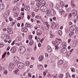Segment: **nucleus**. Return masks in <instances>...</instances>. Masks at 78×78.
<instances>
[{"instance_id":"obj_1","label":"nucleus","mask_w":78,"mask_h":78,"mask_svg":"<svg viewBox=\"0 0 78 78\" xmlns=\"http://www.w3.org/2000/svg\"><path fill=\"white\" fill-rule=\"evenodd\" d=\"M20 51L21 54L24 53L26 51V48L24 46H21L19 49Z\"/></svg>"},{"instance_id":"obj_2","label":"nucleus","mask_w":78,"mask_h":78,"mask_svg":"<svg viewBox=\"0 0 78 78\" xmlns=\"http://www.w3.org/2000/svg\"><path fill=\"white\" fill-rule=\"evenodd\" d=\"M71 12H72V14L73 17H76V19L77 20H78V14L77 15V12L75 10H73Z\"/></svg>"},{"instance_id":"obj_3","label":"nucleus","mask_w":78,"mask_h":78,"mask_svg":"<svg viewBox=\"0 0 78 78\" xmlns=\"http://www.w3.org/2000/svg\"><path fill=\"white\" fill-rule=\"evenodd\" d=\"M18 67L20 69H22L24 67V64L22 62H19L17 64Z\"/></svg>"},{"instance_id":"obj_4","label":"nucleus","mask_w":78,"mask_h":78,"mask_svg":"<svg viewBox=\"0 0 78 78\" xmlns=\"http://www.w3.org/2000/svg\"><path fill=\"white\" fill-rule=\"evenodd\" d=\"M14 68V65L13 63H10V65L9 66V70H12Z\"/></svg>"},{"instance_id":"obj_5","label":"nucleus","mask_w":78,"mask_h":78,"mask_svg":"<svg viewBox=\"0 0 78 78\" xmlns=\"http://www.w3.org/2000/svg\"><path fill=\"white\" fill-rule=\"evenodd\" d=\"M49 14L51 16H54L55 10L53 9H51L49 10Z\"/></svg>"},{"instance_id":"obj_6","label":"nucleus","mask_w":78,"mask_h":78,"mask_svg":"<svg viewBox=\"0 0 78 78\" xmlns=\"http://www.w3.org/2000/svg\"><path fill=\"white\" fill-rule=\"evenodd\" d=\"M58 25V24L54 23V24H52L51 26V28H52V29H54L56 27H57V26Z\"/></svg>"},{"instance_id":"obj_7","label":"nucleus","mask_w":78,"mask_h":78,"mask_svg":"<svg viewBox=\"0 0 78 78\" xmlns=\"http://www.w3.org/2000/svg\"><path fill=\"white\" fill-rule=\"evenodd\" d=\"M19 10V8L17 7H15L14 8V9L13 10V12H18V11Z\"/></svg>"},{"instance_id":"obj_8","label":"nucleus","mask_w":78,"mask_h":78,"mask_svg":"<svg viewBox=\"0 0 78 78\" xmlns=\"http://www.w3.org/2000/svg\"><path fill=\"white\" fill-rule=\"evenodd\" d=\"M42 33V32L41 30H37V34L38 36H40Z\"/></svg>"},{"instance_id":"obj_9","label":"nucleus","mask_w":78,"mask_h":78,"mask_svg":"<svg viewBox=\"0 0 78 78\" xmlns=\"http://www.w3.org/2000/svg\"><path fill=\"white\" fill-rule=\"evenodd\" d=\"M55 41L58 44H61L62 42V40L61 39L57 38L55 40Z\"/></svg>"},{"instance_id":"obj_10","label":"nucleus","mask_w":78,"mask_h":78,"mask_svg":"<svg viewBox=\"0 0 78 78\" xmlns=\"http://www.w3.org/2000/svg\"><path fill=\"white\" fill-rule=\"evenodd\" d=\"M7 32L9 34H12V29L10 28H8L7 30Z\"/></svg>"},{"instance_id":"obj_11","label":"nucleus","mask_w":78,"mask_h":78,"mask_svg":"<svg viewBox=\"0 0 78 78\" xmlns=\"http://www.w3.org/2000/svg\"><path fill=\"white\" fill-rule=\"evenodd\" d=\"M12 53H14L16 52V48L14 47H13L11 48L10 50Z\"/></svg>"},{"instance_id":"obj_12","label":"nucleus","mask_w":78,"mask_h":78,"mask_svg":"<svg viewBox=\"0 0 78 78\" xmlns=\"http://www.w3.org/2000/svg\"><path fill=\"white\" fill-rule=\"evenodd\" d=\"M40 3V5H41V6H44V5H45V2L44 1H41V2Z\"/></svg>"},{"instance_id":"obj_13","label":"nucleus","mask_w":78,"mask_h":78,"mask_svg":"<svg viewBox=\"0 0 78 78\" xmlns=\"http://www.w3.org/2000/svg\"><path fill=\"white\" fill-rule=\"evenodd\" d=\"M48 51L49 53L51 52V51H52L51 48L49 46H48Z\"/></svg>"},{"instance_id":"obj_14","label":"nucleus","mask_w":78,"mask_h":78,"mask_svg":"<svg viewBox=\"0 0 78 78\" xmlns=\"http://www.w3.org/2000/svg\"><path fill=\"white\" fill-rule=\"evenodd\" d=\"M65 5V3H64V2L62 1H61L60 3V5L61 7H62V8H64V7Z\"/></svg>"},{"instance_id":"obj_15","label":"nucleus","mask_w":78,"mask_h":78,"mask_svg":"<svg viewBox=\"0 0 78 78\" xmlns=\"http://www.w3.org/2000/svg\"><path fill=\"white\" fill-rule=\"evenodd\" d=\"M63 62H64V61L62 60H59V62L58 63V64H59V65H60L61 66L63 64Z\"/></svg>"},{"instance_id":"obj_16","label":"nucleus","mask_w":78,"mask_h":78,"mask_svg":"<svg viewBox=\"0 0 78 78\" xmlns=\"http://www.w3.org/2000/svg\"><path fill=\"white\" fill-rule=\"evenodd\" d=\"M63 53H66L67 52V49L66 48H63L61 50Z\"/></svg>"},{"instance_id":"obj_17","label":"nucleus","mask_w":78,"mask_h":78,"mask_svg":"<svg viewBox=\"0 0 78 78\" xmlns=\"http://www.w3.org/2000/svg\"><path fill=\"white\" fill-rule=\"evenodd\" d=\"M38 68L40 69V70H42V69H43V67L41 65H38Z\"/></svg>"},{"instance_id":"obj_18","label":"nucleus","mask_w":78,"mask_h":78,"mask_svg":"<svg viewBox=\"0 0 78 78\" xmlns=\"http://www.w3.org/2000/svg\"><path fill=\"white\" fill-rule=\"evenodd\" d=\"M43 59H44V56L41 55V56H40L39 57V60L40 61H42Z\"/></svg>"},{"instance_id":"obj_19","label":"nucleus","mask_w":78,"mask_h":78,"mask_svg":"<svg viewBox=\"0 0 78 78\" xmlns=\"http://www.w3.org/2000/svg\"><path fill=\"white\" fill-rule=\"evenodd\" d=\"M55 50H58L59 49V44H56L55 46Z\"/></svg>"},{"instance_id":"obj_20","label":"nucleus","mask_w":78,"mask_h":78,"mask_svg":"<svg viewBox=\"0 0 78 78\" xmlns=\"http://www.w3.org/2000/svg\"><path fill=\"white\" fill-rule=\"evenodd\" d=\"M5 8V5L3 4H1L0 5V9H3Z\"/></svg>"},{"instance_id":"obj_21","label":"nucleus","mask_w":78,"mask_h":78,"mask_svg":"<svg viewBox=\"0 0 78 78\" xmlns=\"http://www.w3.org/2000/svg\"><path fill=\"white\" fill-rule=\"evenodd\" d=\"M64 12V10H63V9H60L59 10V12L61 15L62 14V13H63V12Z\"/></svg>"},{"instance_id":"obj_22","label":"nucleus","mask_w":78,"mask_h":78,"mask_svg":"<svg viewBox=\"0 0 78 78\" xmlns=\"http://www.w3.org/2000/svg\"><path fill=\"white\" fill-rule=\"evenodd\" d=\"M40 10L41 11H44V8H45V6L44 7V6H41L40 7Z\"/></svg>"},{"instance_id":"obj_23","label":"nucleus","mask_w":78,"mask_h":78,"mask_svg":"<svg viewBox=\"0 0 78 78\" xmlns=\"http://www.w3.org/2000/svg\"><path fill=\"white\" fill-rule=\"evenodd\" d=\"M71 4L72 6V8H74V7H75V4H74V2H71Z\"/></svg>"},{"instance_id":"obj_24","label":"nucleus","mask_w":78,"mask_h":78,"mask_svg":"<svg viewBox=\"0 0 78 78\" xmlns=\"http://www.w3.org/2000/svg\"><path fill=\"white\" fill-rule=\"evenodd\" d=\"M16 62H20V58H19L18 57L16 56Z\"/></svg>"},{"instance_id":"obj_25","label":"nucleus","mask_w":78,"mask_h":78,"mask_svg":"<svg viewBox=\"0 0 78 78\" xmlns=\"http://www.w3.org/2000/svg\"><path fill=\"white\" fill-rule=\"evenodd\" d=\"M44 24H45V25H46L47 29H48V28H49V24H48L47 23V22H44Z\"/></svg>"},{"instance_id":"obj_26","label":"nucleus","mask_w":78,"mask_h":78,"mask_svg":"<svg viewBox=\"0 0 78 78\" xmlns=\"http://www.w3.org/2000/svg\"><path fill=\"white\" fill-rule=\"evenodd\" d=\"M40 8V7H36L35 9V12H37V11H38Z\"/></svg>"},{"instance_id":"obj_27","label":"nucleus","mask_w":78,"mask_h":78,"mask_svg":"<svg viewBox=\"0 0 78 78\" xmlns=\"http://www.w3.org/2000/svg\"><path fill=\"white\" fill-rule=\"evenodd\" d=\"M19 71V70H18V69H16L15 71V74L16 75H19V72H18V71Z\"/></svg>"},{"instance_id":"obj_28","label":"nucleus","mask_w":78,"mask_h":78,"mask_svg":"<svg viewBox=\"0 0 78 78\" xmlns=\"http://www.w3.org/2000/svg\"><path fill=\"white\" fill-rule=\"evenodd\" d=\"M23 32H27L28 29L27 28H24L23 29Z\"/></svg>"},{"instance_id":"obj_29","label":"nucleus","mask_w":78,"mask_h":78,"mask_svg":"<svg viewBox=\"0 0 78 78\" xmlns=\"http://www.w3.org/2000/svg\"><path fill=\"white\" fill-rule=\"evenodd\" d=\"M50 37L51 38H53V37H54V35L52 34V32H50Z\"/></svg>"},{"instance_id":"obj_30","label":"nucleus","mask_w":78,"mask_h":78,"mask_svg":"<svg viewBox=\"0 0 78 78\" xmlns=\"http://www.w3.org/2000/svg\"><path fill=\"white\" fill-rule=\"evenodd\" d=\"M30 63L29 61L26 62H25L26 66H30Z\"/></svg>"},{"instance_id":"obj_31","label":"nucleus","mask_w":78,"mask_h":78,"mask_svg":"<svg viewBox=\"0 0 78 78\" xmlns=\"http://www.w3.org/2000/svg\"><path fill=\"white\" fill-rule=\"evenodd\" d=\"M62 34V31H61V30H60L58 31V34H59V35L61 36Z\"/></svg>"},{"instance_id":"obj_32","label":"nucleus","mask_w":78,"mask_h":78,"mask_svg":"<svg viewBox=\"0 0 78 78\" xmlns=\"http://www.w3.org/2000/svg\"><path fill=\"white\" fill-rule=\"evenodd\" d=\"M36 5L37 6V7H38V8H40V7H41V5L40 3H37L36 4Z\"/></svg>"},{"instance_id":"obj_33","label":"nucleus","mask_w":78,"mask_h":78,"mask_svg":"<svg viewBox=\"0 0 78 78\" xmlns=\"http://www.w3.org/2000/svg\"><path fill=\"white\" fill-rule=\"evenodd\" d=\"M33 42H34V41H33L31 40L30 41V45H32L33 44Z\"/></svg>"},{"instance_id":"obj_34","label":"nucleus","mask_w":78,"mask_h":78,"mask_svg":"<svg viewBox=\"0 0 78 78\" xmlns=\"http://www.w3.org/2000/svg\"><path fill=\"white\" fill-rule=\"evenodd\" d=\"M27 6V11H29L30 9V6L28 5H26Z\"/></svg>"},{"instance_id":"obj_35","label":"nucleus","mask_w":78,"mask_h":78,"mask_svg":"<svg viewBox=\"0 0 78 78\" xmlns=\"http://www.w3.org/2000/svg\"><path fill=\"white\" fill-rule=\"evenodd\" d=\"M17 12H14V16L15 17H17L18 16V13Z\"/></svg>"},{"instance_id":"obj_36","label":"nucleus","mask_w":78,"mask_h":78,"mask_svg":"<svg viewBox=\"0 0 78 78\" xmlns=\"http://www.w3.org/2000/svg\"><path fill=\"white\" fill-rule=\"evenodd\" d=\"M71 70L72 72H75V69L73 68H72L71 69Z\"/></svg>"},{"instance_id":"obj_37","label":"nucleus","mask_w":78,"mask_h":78,"mask_svg":"<svg viewBox=\"0 0 78 78\" xmlns=\"http://www.w3.org/2000/svg\"><path fill=\"white\" fill-rule=\"evenodd\" d=\"M62 44L63 46H66V43H65V42H62Z\"/></svg>"},{"instance_id":"obj_38","label":"nucleus","mask_w":78,"mask_h":78,"mask_svg":"<svg viewBox=\"0 0 78 78\" xmlns=\"http://www.w3.org/2000/svg\"><path fill=\"white\" fill-rule=\"evenodd\" d=\"M3 16L5 18H7V17H8V14H7V13H5V14Z\"/></svg>"},{"instance_id":"obj_39","label":"nucleus","mask_w":78,"mask_h":78,"mask_svg":"<svg viewBox=\"0 0 78 78\" xmlns=\"http://www.w3.org/2000/svg\"><path fill=\"white\" fill-rule=\"evenodd\" d=\"M32 37H33V36L32 35H31L29 36L28 38L29 39H32Z\"/></svg>"},{"instance_id":"obj_40","label":"nucleus","mask_w":78,"mask_h":78,"mask_svg":"<svg viewBox=\"0 0 78 78\" xmlns=\"http://www.w3.org/2000/svg\"><path fill=\"white\" fill-rule=\"evenodd\" d=\"M70 74H69V73H66V78H67V77H69V76H70Z\"/></svg>"},{"instance_id":"obj_41","label":"nucleus","mask_w":78,"mask_h":78,"mask_svg":"<svg viewBox=\"0 0 78 78\" xmlns=\"http://www.w3.org/2000/svg\"><path fill=\"white\" fill-rule=\"evenodd\" d=\"M30 4L32 5H34L35 4V2L34 1H32Z\"/></svg>"},{"instance_id":"obj_42","label":"nucleus","mask_w":78,"mask_h":78,"mask_svg":"<svg viewBox=\"0 0 78 78\" xmlns=\"http://www.w3.org/2000/svg\"><path fill=\"white\" fill-rule=\"evenodd\" d=\"M6 52H5V53L2 56V57L3 58H4V57H5V56H6Z\"/></svg>"},{"instance_id":"obj_43","label":"nucleus","mask_w":78,"mask_h":78,"mask_svg":"<svg viewBox=\"0 0 78 78\" xmlns=\"http://www.w3.org/2000/svg\"><path fill=\"white\" fill-rule=\"evenodd\" d=\"M16 57H17V56H16L15 57H14L13 58V61H14V62H16Z\"/></svg>"},{"instance_id":"obj_44","label":"nucleus","mask_w":78,"mask_h":78,"mask_svg":"<svg viewBox=\"0 0 78 78\" xmlns=\"http://www.w3.org/2000/svg\"><path fill=\"white\" fill-rule=\"evenodd\" d=\"M15 42H16V40L14 41L13 42L12 44V45L13 46L14 44H15Z\"/></svg>"},{"instance_id":"obj_45","label":"nucleus","mask_w":78,"mask_h":78,"mask_svg":"<svg viewBox=\"0 0 78 78\" xmlns=\"http://www.w3.org/2000/svg\"><path fill=\"white\" fill-rule=\"evenodd\" d=\"M47 11V9L45 8V7L43 12H46V11Z\"/></svg>"},{"instance_id":"obj_46","label":"nucleus","mask_w":78,"mask_h":78,"mask_svg":"<svg viewBox=\"0 0 78 78\" xmlns=\"http://www.w3.org/2000/svg\"><path fill=\"white\" fill-rule=\"evenodd\" d=\"M30 25V24H28V23H26L25 24V26L26 27H29V26Z\"/></svg>"},{"instance_id":"obj_47","label":"nucleus","mask_w":78,"mask_h":78,"mask_svg":"<svg viewBox=\"0 0 78 78\" xmlns=\"http://www.w3.org/2000/svg\"><path fill=\"white\" fill-rule=\"evenodd\" d=\"M59 77L60 78H62V77H63V75L62 74H60V75H59Z\"/></svg>"},{"instance_id":"obj_48","label":"nucleus","mask_w":78,"mask_h":78,"mask_svg":"<svg viewBox=\"0 0 78 78\" xmlns=\"http://www.w3.org/2000/svg\"><path fill=\"white\" fill-rule=\"evenodd\" d=\"M52 44H53L54 46L55 45H56V43L55 42V41H52Z\"/></svg>"},{"instance_id":"obj_49","label":"nucleus","mask_w":78,"mask_h":78,"mask_svg":"<svg viewBox=\"0 0 78 78\" xmlns=\"http://www.w3.org/2000/svg\"><path fill=\"white\" fill-rule=\"evenodd\" d=\"M12 20H13V19H12V18H11V17H9V20H10V21L11 22V21H12Z\"/></svg>"},{"instance_id":"obj_50","label":"nucleus","mask_w":78,"mask_h":78,"mask_svg":"<svg viewBox=\"0 0 78 78\" xmlns=\"http://www.w3.org/2000/svg\"><path fill=\"white\" fill-rule=\"evenodd\" d=\"M4 73H5V74H7V73H8V71H7V70H5L4 71Z\"/></svg>"},{"instance_id":"obj_51","label":"nucleus","mask_w":78,"mask_h":78,"mask_svg":"<svg viewBox=\"0 0 78 78\" xmlns=\"http://www.w3.org/2000/svg\"><path fill=\"white\" fill-rule=\"evenodd\" d=\"M37 22L38 24H39V23H41V21H40L39 20H37Z\"/></svg>"},{"instance_id":"obj_52","label":"nucleus","mask_w":78,"mask_h":78,"mask_svg":"<svg viewBox=\"0 0 78 78\" xmlns=\"http://www.w3.org/2000/svg\"><path fill=\"white\" fill-rule=\"evenodd\" d=\"M24 9H25V10H26V11H27V5H25V6H24Z\"/></svg>"},{"instance_id":"obj_53","label":"nucleus","mask_w":78,"mask_h":78,"mask_svg":"<svg viewBox=\"0 0 78 78\" xmlns=\"http://www.w3.org/2000/svg\"><path fill=\"white\" fill-rule=\"evenodd\" d=\"M73 34H74V32H71L69 33L70 35H71V36L72 35H73Z\"/></svg>"},{"instance_id":"obj_54","label":"nucleus","mask_w":78,"mask_h":78,"mask_svg":"<svg viewBox=\"0 0 78 78\" xmlns=\"http://www.w3.org/2000/svg\"><path fill=\"white\" fill-rule=\"evenodd\" d=\"M15 46L16 47V46H19V44L18 43H15Z\"/></svg>"},{"instance_id":"obj_55","label":"nucleus","mask_w":78,"mask_h":78,"mask_svg":"<svg viewBox=\"0 0 78 78\" xmlns=\"http://www.w3.org/2000/svg\"><path fill=\"white\" fill-rule=\"evenodd\" d=\"M69 23L70 25H72V24H73V23H72V22H71V21L69 22Z\"/></svg>"},{"instance_id":"obj_56","label":"nucleus","mask_w":78,"mask_h":78,"mask_svg":"<svg viewBox=\"0 0 78 78\" xmlns=\"http://www.w3.org/2000/svg\"><path fill=\"white\" fill-rule=\"evenodd\" d=\"M36 2H40L41 0H35Z\"/></svg>"},{"instance_id":"obj_57","label":"nucleus","mask_w":78,"mask_h":78,"mask_svg":"<svg viewBox=\"0 0 78 78\" xmlns=\"http://www.w3.org/2000/svg\"><path fill=\"white\" fill-rule=\"evenodd\" d=\"M38 46L39 47H41V43H39L38 44Z\"/></svg>"},{"instance_id":"obj_58","label":"nucleus","mask_w":78,"mask_h":78,"mask_svg":"<svg viewBox=\"0 0 78 78\" xmlns=\"http://www.w3.org/2000/svg\"><path fill=\"white\" fill-rule=\"evenodd\" d=\"M53 20H55L56 19V17H54L53 18Z\"/></svg>"},{"instance_id":"obj_59","label":"nucleus","mask_w":78,"mask_h":78,"mask_svg":"<svg viewBox=\"0 0 78 78\" xmlns=\"http://www.w3.org/2000/svg\"><path fill=\"white\" fill-rule=\"evenodd\" d=\"M69 17H72V14L70 13L69 14Z\"/></svg>"},{"instance_id":"obj_60","label":"nucleus","mask_w":78,"mask_h":78,"mask_svg":"<svg viewBox=\"0 0 78 78\" xmlns=\"http://www.w3.org/2000/svg\"><path fill=\"white\" fill-rule=\"evenodd\" d=\"M14 24H15V22H13L12 23V26H13Z\"/></svg>"},{"instance_id":"obj_61","label":"nucleus","mask_w":78,"mask_h":78,"mask_svg":"<svg viewBox=\"0 0 78 78\" xmlns=\"http://www.w3.org/2000/svg\"><path fill=\"white\" fill-rule=\"evenodd\" d=\"M27 18L28 19H29V20L30 19V15L27 16Z\"/></svg>"},{"instance_id":"obj_62","label":"nucleus","mask_w":78,"mask_h":78,"mask_svg":"<svg viewBox=\"0 0 78 78\" xmlns=\"http://www.w3.org/2000/svg\"><path fill=\"white\" fill-rule=\"evenodd\" d=\"M71 41V39H69L68 41V43H69V42H70Z\"/></svg>"},{"instance_id":"obj_63","label":"nucleus","mask_w":78,"mask_h":78,"mask_svg":"<svg viewBox=\"0 0 78 78\" xmlns=\"http://www.w3.org/2000/svg\"><path fill=\"white\" fill-rule=\"evenodd\" d=\"M46 15H47V16H50V15L49 14V13L48 12H47L46 13Z\"/></svg>"},{"instance_id":"obj_64","label":"nucleus","mask_w":78,"mask_h":78,"mask_svg":"<svg viewBox=\"0 0 78 78\" xmlns=\"http://www.w3.org/2000/svg\"><path fill=\"white\" fill-rule=\"evenodd\" d=\"M76 34H78V31L76 29L75 31Z\"/></svg>"}]
</instances>
